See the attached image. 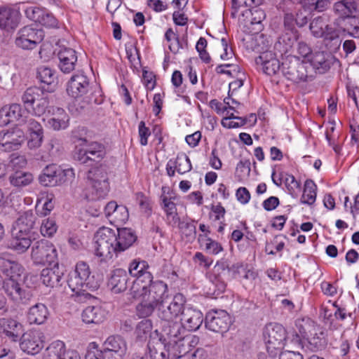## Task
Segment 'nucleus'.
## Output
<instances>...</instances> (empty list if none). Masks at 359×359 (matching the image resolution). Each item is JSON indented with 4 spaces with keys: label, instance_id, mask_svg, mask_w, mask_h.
<instances>
[{
    "label": "nucleus",
    "instance_id": "864d4df0",
    "mask_svg": "<svg viewBox=\"0 0 359 359\" xmlns=\"http://www.w3.org/2000/svg\"><path fill=\"white\" fill-rule=\"evenodd\" d=\"M142 281L143 280L140 278H136V280L133 282L132 286L130 287L128 293L131 298H143V296L146 293L147 285H142Z\"/></svg>",
    "mask_w": 359,
    "mask_h": 359
},
{
    "label": "nucleus",
    "instance_id": "e2e57ef3",
    "mask_svg": "<svg viewBox=\"0 0 359 359\" xmlns=\"http://www.w3.org/2000/svg\"><path fill=\"white\" fill-rule=\"evenodd\" d=\"M259 65L262 66L263 72L269 76L276 74L280 69L279 60H272Z\"/></svg>",
    "mask_w": 359,
    "mask_h": 359
},
{
    "label": "nucleus",
    "instance_id": "603ef678",
    "mask_svg": "<svg viewBox=\"0 0 359 359\" xmlns=\"http://www.w3.org/2000/svg\"><path fill=\"white\" fill-rule=\"evenodd\" d=\"M286 330L280 323H269L266 325L263 330V337L285 336Z\"/></svg>",
    "mask_w": 359,
    "mask_h": 359
},
{
    "label": "nucleus",
    "instance_id": "ea45409f",
    "mask_svg": "<svg viewBox=\"0 0 359 359\" xmlns=\"http://www.w3.org/2000/svg\"><path fill=\"white\" fill-rule=\"evenodd\" d=\"M301 3L304 9L310 13L323 12L330 6L331 0H302Z\"/></svg>",
    "mask_w": 359,
    "mask_h": 359
},
{
    "label": "nucleus",
    "instance_id": "f8f14e48",
    "mask_svg": "<svg viewBox=\"0 0 359 359\" xmlns=\"http://www.w3.org/2000/svg\"><path fill=\"white\" fill-rule=\"evenodd\" d=\"M25 141L22 129L15 126L0 132V151L9 152L18 150Z\"/></svg>",
    "mask_w": 359,
    "mask_h": 359
},
{
    "label": "nucleus",
    "instance_id": "680f3d73",
    "mask_svg": "<svg viewBox=\"0 0 359 359\" xmlns=\"http://www.w3.org/2000/svg\"><path fill=\"white\" fill-rule=\"evenodd\" d=\"M151 321L150 320H144L137 324L135 333L137 337H151Z\"/></svg>",
    "mask_w": 359,
    "mask_h": 359
},
{
    "label": "nucleus",
    "instance_id": "338daca9",
    "mask_svg": "<svg viewBox=\"0 0 359 359\" xmlns=\"http://www.w3.org/2000/svg\"><path fill=\"white\" fill-rule=\"evenodd\" d=\"M27 126L29 133L43 132L41 125L34 118L27 116L23 121V125Z\"/></svg>",
    "mask_w": 359,
    "mask_h": 359
},
{
    "label": "nucleus",
    "instance_id": "bb28decb",
    "mask_svg": "<svg viewBox=\"0 0 359 359\" xmlns=\"http://www.w3.org/2000/svg\"><path fill=\"white\" fill-rule=\"evenodd\" d=\"M117 232L116 248L118 252L127 250L137 241V237L131 229H118Z\"/></svg>",
    "mask_w": 359,
    "mask_h": 359
},
{
    "label": "nucleus",
    "instance_id": "09e8293b",
    "mask_svg": "<svg viewBox=\"0 0 359 359\" xmlns=\"http://www.w3.org/2000/svg\"><path fill=\"white\" fill-rule=\"evenodd\" d=\"M181 324L172 321H164L161 337H178L184 334Z\"/></svg>",
    "mask_w": 359,
    "mask_h": 359
},
{
    "label": "nucleus",
    "instance_id": "aec40b11",
    "mask_svg": "<svg viewBox=\"0 0 359 359\" xmlns=\"http://www.w3.org/2000/svg\"><path fill=\"white\" fill-rule=\"evenodd\" d=\"M36 219L32 210L25 211L16 220L13 231L31 236L35 229Z\"/></svg>",
    "mask_w": 359,
    "mask_h": 359
},
{
    "label": "nucleus",
    "instance_id": "2eb2a0df",
    "mask_svg": "<svg viewBox=\"0 0 359 359\" xmlns=\"http://www.w3.org/2000/svg\"><path fill=\"white\" fill-rule=\"evenodd\" d=\"M189 338H163L164 348L168 352L170 359H179L185 355L191 350Z\"/></svg>",
    "mask_w": 359,
    "mask_h": 359
},
{
    "label": "nucleus",
    "instance_id": "9d476101",
    "mask_svg": "<svg viewBox=\"0 0 359 359\" xmlns=\"http://www.w3.org/2000/svg\"><path fill=\"white\" fill-rule=\"evenodd\" d=\"M186 298L181 293H177L172 297L168 305L163 304L159 307L158 316L163 321H172L175 318L183 315L185 308Z\"/></svg>",
    "mask_w": 359,
    "mask_h": 359
},
{
    "label": "nucleus",
    "instance_id": "a18cd8bd",
    "mask_svg": "<svg viewBox=\"0 0 359 359\" xmlns=\"http://www.w3.org/2000/svg\"><path fill=\"white\" fill-rule=\"evenodd\" d=\"M327 24L325 17L321 15L314 18L309 24L311 34L316 38H321Z\"/></svg>",
    "mask_w": 359,
    "mask_h": 359
},
{
    "label": "nucleus",
    "instance_id": "c9c22d12",
    "mask_svg": "<svg viewBox=\"0 0 359 359\" xmlns=\"http://www.w3.org/2000/svg\"><path fill=\"white\" fill-rule=\"evenodd\" d=\"M341 20L344 22L341 32L349 36L359 39V18L355 15Z\"/></svg>",
    "mask_w": 359,
    "mask_h": 359
},
{
    "label": "nucleus",
    "instance_id": "a211bd4d",
    "mask_svg": "<svg viewBox=\"0 0 359 359\" xmlns=\"http://www.w3.org/2000/svg\"><path fill=\"white\" fill-rule=\"evenodd\" d=\"M144 296L159 307L170 299L168 285L162 280H156L149 285Z\"/></svg>",
    "mask_w": 359,
    "mask_h": 359
},
{
    "label": "nucleus",
    "instance_id": "052dcab7",
    "mask_svg": "<svg viewBox=\"0 0 359 359\" xmlns=\"http://www.w3.org/2000/svg\"><path fill=\"white\" fill-rule=\"evenodd\" d=\"M149 268V265L145 261L133 260L129 266V273L132 276L140 278V276Z\"/></svg>",
    "mask_w": 359,
    "mask_h": 359
},
{
    "label": "nucleus",
    "instance_id": "f3484780",
    "mask_svg": "<svg viewBox=\"0 0 359 359\" xmlns=\"http://www.w3.org/2000/svg\"><path fill=\"white\" fill-rule=\"evenodd\" d=\"M27 109H22L20 104L14 103L5 105L0 109V126H4L10 123L18 122L23 125V121L27 116Z\"/></svg>",
    "mask_w": 359,
    "mask_h": 359
},
{
    "label": "nucleus",
    "instance_id": "774afa93",
    "mask_svg": "<svg viewBox=\"0 0 359 359\" xmlns=\"http://www.w3.org/2000/svg\"><path fill=\"white\" fill-rule=\"evenodd\" d=\"M248 11L252 15L250 19V23L252 25H260L266 17L264 11L257 7L246 11V12Z\"/></svg>",
    "mask_w": 359,
    "mask_h": 359
},
{
    "label": "nucleus",
    "instance_id": "79ce46f5",
    "mask_svg": "<svg viewBox=\"0 0 359 359\" xmlns=\"http://www.w3.org/2000/svg\"><path fill=\"white\" fill-rule=\"evenodd\" d=\"M299 343L306 351H318L325 344V338H299Z\"/></svg>",
    "mask_w": 359,
    "mask_h": 359
},
{
    "label": "nucleus",
    "instance_id": "ddd939ff",
    "mask_svg": "<svg viewBox=\"0 0 359 359\" xmlns=\"http://www.w3.org/2000/svg\"><path fill=\"white\" fill-rule=\"evenodd\" d=\"M2 288L8 297L18 303L27 304L32 297L30 290L23 287L16 278L4 280Z\"/></svg>",
    "mask_w": 359,
    "mask_h": 359
},
{
    "label": "nucleus",
    "instance_id": "4468645a",
    "mask_svg": "<svg viewBox=\"0 0 359 359\" xmlns=\"http://www.w3.org/2000/svg\"><path fill=\"white\" fill-rule=\"evenodd\" d=\"M230 316L224 310H212L205 316L207 329L223 335L230 325Z\"/></svg>",
    "mask_w": 359,
    "mask_h": 359
},
{
    "label": "nucleus",
    "instance_id": "39448f33",
    "mask_svg": "<svg viewBox=\"0 0 359 359\" xmlns=\"http://www.w3.org/2000/svg\"><path fill=\"white\" fill-rule=\"evenodd\" d=\"M21 100L25 109H31L36 116L44 114L49 107V99L43 90L36 86L29 87L22 93Z\"/></svg>",
    "mask_w": 359,
    "mask_h": 359
},
{
    "label": "nucleus",
    "instance_id": "1a4fd4ad",
    "mask_svg": "<svg viewBox=\"0 0 359 359\" xmlns=\"http://www.w3.org/2000/svg\"><path fill=\"white\" fill-rule=\"evenodd\" d=\"M31 258L36 265H51L57 262V251L51 242L41 239L33 243Z\"/></svg>",
    "mask_w": 359,
    "mask_h": 359
},
{
    "label": "nucleus",
    "instance_id": "473e14b6",
    "mask_svg": "<svg viewBox=\"0 0 359 359\" xmlns=\"http://www.w3.org/2000/svg\"><path fill=\"white\" fill-rule=\"evenodd\" d=\"M148 348L151 359H170L164 348L163 338H151L148 342Z\"/></svg>",
    "mask_w": 359,
    "mask_h": 359
},
{
    "label": "nucleus",
    "instance_id": "393cba45",
    "mask_svg": "<svg viewBox=\"0 0 359 359\" xmlns=\"http://www.w3.org/2000/svg\"><path fill=\"white\" fill-rule=\"evenodd\" d=\"M51 268H45L41 271V279L42 283L48 287H56L60 285V280L63 276V271L60 269L58 262L53 263Z\"/></svg>",
    "mask_w": 359,
    "mask_h": 359
},
{
    "label": "nucleus",
    "instance_id": "72a5a7b5",
    "mask_svg": "<svg viewBox=\"0 0 359 359\" xmlns=\"http://www.w3.org/2000/svg\"><path fill=\"white\" fill-rule=\"evenodd\" d=\"M8 180L12 186L22 188L29 185L33 182L34 177L29 172L17 170L9 176Z\"/></svg>",
    "mask_w": 359,
    "mask_h": 359
},
{
    "label": "nucleus",
    "instance_id": "423d86ee",
    "mask_svg": "<svg viewBox=\"0 0 359 359\" xmlns=\"http://www.w3.org/2000/svg\"><path fill=\"white\" fill-rule=\"evenodd\" d=\"M116 241V233L113 230L102 228L97 231L95 235V250L101 262L111 259L113 252H118Z\"/></svg>",
    "mask_w": 359,
    "mask_h": 359
},
{
    "label": "nucleus",
    "instance_id": "49530a36",
    "mask_svg": "<svg viewBox=\"0 0 359 359\" xmlns=\"http://www.w3.org/2000/svg\"><path fill=\"white\" fill-rule=\"evenodd\" d=\"M196 222L195 220L179 222V229L188 241H192L196 237Z\"/></svg>",
    "mask_w": 359,
    "mask_h": 359
},
{
    "label": "nucleus",
    "instance_id": "2f4dec72",
    "mask_svg": "<svg viewBox=\"0 0 359 359\" xmlns=\"http://www.w3.org/2000/svg\"><path fill=\"white\" fill-rule=\"evenodd\" d=\"M127 349L123 338H105L102 342L101 351L102 352H114L119 355L125 354Z\"/></svg>",
    "mask_w": 359,
    "mask_h": 359
},
{
    "label": "nucleus",
    "instance_id": "6e6d98bb",
    "mask_svg": "<svg viewBox=\"0 0 359 359\" xmlns=\"http://www.w3.org/2000/svg\"><path fill=\"white\" fill-rule=\"evenodd\" d=\"M86 287L81 290H72L74 294L72 295L74 300L78 303L97 302V299L93 294L86 292Z\"/></svg>",
    "mask_w": 359,
    "mask_h": 359
},
{
    "label": "nucleus",
    "instance_id": "6ab92c4d",
    "mask_svg": "<svg viewBox=\"0 0 359 359\" xmlns=\"http://www.w3.org/2000/svg\"><path fill=\"white\" fill-rule=\"evenodd\" d=\"M128 275L126 270L116 269L109 274L107 279V287L114 294H119L128 287Z\"/></svg>",
    "mask_w": 359,
    "mask_h": 359
},
{
    "label": "nucleus",
    "instance_id": "b1692460",
    "mask_svg": "<svg viewBox=\"0 0 359 359\" xmlns=\"http://www.w3.org/2000/svg\"><path fill=\"white\" fill-rule=\"evenodd\" d=\"M19 11L11 8H0V28L11 31L15 29L20 22Z\"/></svg>",
    "mask_w": 359,
    "mask_h": 359
},
{
    "label": "nucleus",
    "instance_id": "de8ad7c7",
    "mask_svg": "<svg viewBox=\"0 0 359 359\" xmlns=\"http://www.w3.org/2000/svg\"><path fill=\"white\" fill-rule=\"evenodd\" d=\"M198 242L205 244V249L207 252L212 255H217L223 250L220 243L212 240L207 234H200L198 238Z\"/></svg>",
    "mask_w": 359,
    "mask_h": 359
},
{
    "label": "nucleus",
    "instance_id": "58836bf2",
    "mask_svg": "<svg viewBox=\"0 0 359 359\" xmlns=\"http://www.w3.org/2000/svg\"><path fill=\"white\" fill-rule=\"evenodd\" d=\"M317 185L312 180H306L304 183L303 194L300 201L303 204L311 205L313 204L316 199Z\"/></svg>",
    "mask_w": 359,
    "mask_h": 359
},
{
    "label": "nucleus",
    "instance_id": "f257e3e1",
    "mask_svg": "<svg viewBox=\"0 0 359 359\" xmlns=\"http://www.w3.org/2000/svg\"><path fill=\"white\" fill-rule=\"evenodd\" d=\"M86 198L96 201L105 198L109 191V182L107 166L100 165L87 172Z\"/></svg>",
    "mask_w": 359,
    "mask_h": 359
},
{
    "label": "nucleus",
    "instance_id": "9b49d317",
    "mask_svg": "<svg viewBox=\"0 0 359 359\" xmlns=\"http://www.w3.org/2000/svg\"><path fill=\"white\" fill-rule=\"evenodd\" d=\"M43 37L42 29L32 26H25L18 32L15 44L22 49H34L43 41Z\"/></svg>",
    "mask_w": 359,
    "mask_h": 359
},
{
    "label": "nucleus",
    "instance_id": "20e7f679",
    "mask_svg": "<svg viewBox=\"0 0 359 359\" xmlns=\"http://www.w3.org/2000/svg\"><path fill=\"white\" fill-rule=\"evenodd\" d=\"M83 147L76 149L74 158L81 164L92 168L101 165L100 163L106 156L105 146L98 142L91 141L86 144H80Z\"/></svg>",
    "mask_w": 359,
    "mask_h": 359
},
{
    "label": "nucleus",
    "instance_id": "8fccbe9b",
    "mask_svg": "<svg viewBox=\"0 0 359 359\" xmlns=\"http://www.w3.org/2000/svg\"><path fill=\"white\" fill-rule=\"evenodd\" d=\"M181 324L172 321H164L161 337H178L184 334Z\"/></svg>",
    "mask_w": 359,
    "mask_h": 359
},
{
    "label": "nucleus",
    "instance_id": "a878e982",
    "mask_svg": "<svg viewBox=\"0 0 359 359\" xmlns=\"http://www.w3.org/2000/svg\"><path fill=\"white\" fill-rule=\"evenodd\" d=\"M31 236H25L22 233L13 231L12 238L8 241L7 248L18 254H22L31 246Z\"/></svg>",
    "mask_w": 359,
    "mask_h": 359
},
{
    "label": "nucleus",
    "instance_id": "69168bd1",
    "mask_svg": "<svg viewBox=\"0 0 359 359\" xmlns=\"http://www.w3.org/2000/svg\"><path fill=\"white\" fill-rule=\"evenodd\" d=\"M72 137L75 140L83 142L84 143L83 144H86L89 142L87 140L88 130L84 126H79L74 128L72 132Z\"/></svg>",
    "mask_w": 359,
    "mask_h": 359
},
{
    "label": "nucleus",
    "instance_id": "3c124183",
    "mask_svg": "<svg viewBox=\"0 0 359 359\" xmlns=\"http://www.w3.org/2000/svg\"><path fill=\"white\" fill-rule=\"evenodd\" d=\"M175 168L180 174H184L190 171L192 168L191 161L185 154H180L173 162Z\"/></svg>",
    "mask_w": 359,
    "mask_h": 359
},
{
    "label": "nucleus",
    "instance_id": "cd10ccee",
    "mask_svg": "<svg viewBox=\"0 0 359 359\" xmlns=\"http://www.w3.org/2000/svg\"><path fill=\"white\" fill-rule=\"evenodd\" d=\"M25 337L22 325L13 319H0V336Z\"/></svg>",
    "mask_w": 359,
    "mask_h": 359
},
{
    "label": "nucleus",
    "instance_id": "4d7b16f0",
    "mask_svg": "<svg viewBox=\"0 0 359 359\" xmlns=\"http://www.w3.org/2000/svg\"><path fill=\"white\" fill-rule=\"evenodd\" d=\"M39 19L36 22L46 27H56L57 25V20L52 13L48 10L43 8Z\"/></svg>",
    "mask_w": 359,
    "mask_h": 359
},
{
    "label": "nucleus",
    "instance_id": "37998d69",
    "mask_svg": "<svg viewBox=\"0 0 359 359\" xmlns=\"http://www.w3.org/2000/svg\"><path fill=\"white\" fill-rule=\"evenodd\" d=\"M285 344L286 338H268L266 341V351L271 357H275L283 353Z\"/></svg>",
    "mask_w": 359,
    "mask_h": 359
},
{
    "label": "nucleus",
    "instance_id": "13d9d810",
    "mask_svg": "<svg viewBox=\"0 0 359 359\" xmlns=\"http://www.w3.org/2000/svg\"><path fill=\"white\" fill-rule=\"evenodd\" d=\"M89 309V323L99 324L105 318V311L100 306H92Z\"/></svg>",
    "mask_w": 359,
    "mask_h": 359
},
{
    "label": "nucleus",
    "instance_id": "4c0bfd02",
    "mask_svg": "<svg viewBox=\"0 0 359 359\" xmlns=\"http://www.w3.org/2000/svg\"><path fill=\"white\" fill-rule=\"evenodd\" d=\"M156 309L158 313L159 306L149 300L148 297L143 296L141 302L136 306V313L140 318H144L151 316Z\"/></svg>",
    "mask_w": 359,
    "mask_h": 359
},
{
    "label": "nucleus",
    "instance_id": "a19ab883",
    "mask_svg": "<svg viewBox=\"0 0 359 359\" xmlns=\"http://www.w3.org/2000/svg\"><path fill=\"white\" fill-rule=\"evenodd\" d=\"M161 207L166 214L168 222L170 223V219L174 223L178 222L180 218L177 217L176 205L172 201V197L168 198L165 196H161Z\"/></svg>",
    "mask_w": 359,
    "mask_h": 359
},
{
    "label": "nucleus",
    "instance_id": "7c9ffc66",
    "mask_svg": "<svg viewBox=\"0 0 359 359\" xmlns=\"http://www.w3.org/2000/svg\"><path fill=\"white\" fill-rule=\"evenodd\" d=\"M48 316V311L43 304H36L32 306L27 313V319L29 323L38 325L46 322Z\"/></svg>",
    "mask_w": 359,
    "mask_h": 359
},
{
    "label": "nucleus",
    "instance_id": "c03bdc74",
    "mask_svg": "<svg viewBox=\"0 0 359 359\" xmlns=\"http://www.w3.org/2000/svg\"><path fill=\"white\" fill-rule=\"evenodd\" d=\"M36 78L41 83L50 86L55 80V71L45 65L39 66L36 69Z\"/></svg>",
    "mask_w": 359,
    "mask_h": 359
},
{
    "label": "nucleus",
    "instance_id": "412c9836",
    "mask_svg": "<svg viewBox=\"0 0 359 359\" xmlns=\"http://www.w3.org/2000/svg\"><path fill=\"white\" fill-rule=\"evenodd\" d=\"M57 57L60 61L58 67L63 73L69 74L75 69L77 55L74 49L66 47L61 48L57 53Z\"/></svg>",
    "mask_w": 359,
    "mask_h": 359
},
{
    "label": "nucleus",
    "instance_id": "5fc2aeb1",
    "mask_svg": "<svg viewBox=\"0 0 359 359\" xmlns=\"http://www.w3.org/2000/svg\"><path fill=\"white\" fill-rule=\"evenodd\" d=\"M57 230V225L53 218L44 219L40 226V231L43 236L52 237Z\"/></svg>",
    "mask_w": 359,
    "mask_h": 359
},
{
    "label": "nucleus",
    "instance_id": "6e6552de",
    "mask_svg": "<svg viewBox=\"0 0 359 359\" xmlns=\"http://www.w3.org/2000/svg\"><path fill=\"white\" fill-rule=\"evenodd\" d=\"M75 177L73 168L62 170L56 164L46 165L39 176V182L43 187H56Z\"/></svg>",
    "mask_w": 359,
    "mask_h": 359
},
{
    "label": "nucleus",
    "instance_id": "4be33fe9",
    "mask_svg": "<svg viewBox=\"0 0 359 359\" xmlns=\"http://www.w3.org/2000/svg\"><path fill=\"white\" fill-rule=\"evenodd\" d=\"M181 322L182 330L196 331L203 323V314L198 310L187 308L182 316Z\"/></svg>",
    "mask_w": 359,
    "mask_h": 359
},
{
    "label": "nucleus",
    "instance_id": "dca6fc26",
    "mask_svg": "<svg viewBox=\"0 0 359 359\" xmlns=\"http://www.w3.org/2000/svg\"><path fill=\"white\" fill-rule=\"evenodd\" d=\"M307 62L315 75V73L325 74L334 62H339V60L330 53L316 51L311 54Z\"/></svg>",
    "mask_w": 359,
    "mask_h": 359
},
{
    "label": "nucleus",
    "instance_id": "5701e85b",
    "mask_svg": "<svg viewBox=\"0 0 359 359\" xmlns=\"http://www.w3.org/2000/svg\"><path fill=\"white\" fill-rule=\"evenodd\" d=\"M332 10L341 19L359 14V0H338Z\"/></svg>",
    "mask_w": 359,
    "mask_h": 359
},
{
    "label": "nucleus",
    "instance_id": "0e129e2a",
    "mask_svg": "<svg viewBox=\"0 0 359 359\" xmlns=\"http://www.w3.org/2000/svg\"><path fill=\"white\" fill-rule=\"evenodd\" d=\"M341 29H336L333 27L332 25L327 24L325 29L324 30L323 36H322V39L325 41H332L339 38L340 32Z\"/></svg>",
    "mask_w": 359,
    "mask_h": 359
},
{
    "label": "nucleus",
    "instance_id": "bf43d9fd",
    "mask_svg": "<svg viewBox=\"0 0 359 359\" xmlns=\"http://www.w3.org/2000/svg\"><path fill=\"white\" fill-rule=\"evenodd\" d=\"M250 164L249 159H242L238 163L236 168V177L238 180H242L244 177L250 175Z\"/></svg>",
    "mask_w": 359,
    "mask_h": 359
},
{
    "label": "nucleus",
    "instance_id": "0eeeda50",
    "mask_svg": "<svg viewBox=\"0 0 359 359\" xmlns=\"http://www.w3.org/2000/svg\"><path fill=\"white\" fill-rule=\"evenodd\" d=\"M89 90V79L83 74L73 75L67 82V92L69 96L76 99L74 105L77 110H83L91 102V100L88 97H85L82 100H79V98L86 95Z\"/></svg>",
    "mask_w": 359,
    "mask_h": 359
},
{
    "label": "nucleus",
    "instance_id": "c756f323",
    "mask_svg": "<svg viewBox=\"0 0 359 359\" xmlns=\"http://www.w3.org/2000/svg\"><path fill=\"white\" fill-rule=\"evenodd\" d=\"M297 36L295 33H285L281 35L274 44V50L278 53L280 57H283L290 50L297 39Z\"/></svg>",
    "mask_w": 359,
    "mask_h": 359
},
{
    "label": "nucleus",
    "instance_id": "c85d7f7f",
    "mask_svg": "<svg viewBox=\"0 0 359 359\" xmlns=\"http://www.w3.org/2000/svg\"><path fill=\"white\" fill-rule=\"evenodd\" d=\"M10 339L11 342H18L21 350L27 354L35 355L43 347L41 338H20L19 341L15 338Z\"/></svg>",
    "mask_w": 359,
    "mask_h": 359
},
{
    "label": "nucleus",
    "instance_id": "e433bc0d",
    "mask_svg": "<svg viewBox=\"0 0 359 359\" xmlns=\"http://www.w3.org/2000/svg\"><path fill=\"white\" fill-rule=\"evenodd\" d=\"M67 351L65 343L61 340H55L46 348L43 359H60Z\"/></svg>",
    "mask_w": 359,
    "mask_h": 359
},
{
    "label": "nucleus",
    "instance_id": "f704fd0d",
    "mask_svg": "<svg viewBox=\"0 0 359 359\" xmlns=\"http://www.w3.org/2000/svg\"><path fill=\"white\" fill-rule=\"evenodd\" d=\"M106 217L113 216L114 219L125 221L128 217L127 208L123 205H118L116 202L110 201L104 207Z\"/></svg>",
    "mask_w": 359,
    "mask_h": 359
},
{
    "label": "nucleus",
    "instance_id": "7ed1b4c3",
    "mask_svg": "<svg viewBox=\"0 0 359 359\" xmlns=\"http://www.w3.org/2000/svg\"><path fill=\"white\" fill-rule=\"evenodd\" d=\"M100 280L95 279L91 274L89 265L83 261L78 262L73 271L69 272L67 284L72 290H81L83 287L96 290L100 286Z\"/></svg>",
    "mask_w": 359,
    "mask_h": 359
},
{
    "label": "nucleus",
    "instance_id": "f03ea898",
    "mask_svg": "<svg viewBox=\"0 0 359 359\" xmlns=\"http://www.w3.org/2000/svg\"><path fill=\"white\" fill-rule=\"evenodd\" d=\"M282 72L288 80L294 83L307 82L315 78L313 70L307 61L289 55L281 63Z\"/></svg>",
    "mask_w": 359,
    "mask_h": 359
}]
</instances>
